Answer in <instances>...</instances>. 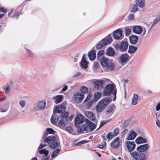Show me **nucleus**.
Masks as SVG:
<instances>
[{
	"mask_svg": "<svg viewBox=\"0 0 160 160\" xmlns=\"http://www.w3.org/2000/svg\"><path fill=\"white\" fill-rule=\"evenodd\" d=\"M44 142L49 144V147L52 149H54L60 146L58 137L57 136H51L45 138L43 139Z\"/></svg>",
	"mask_w": 160,
	"mask_h": 160,
	"instance_id": "1",
	"label": "nucleus"
},
{
	"mask_svg": "<svg viewBox=\"0 0 160 160\" xmlns=\"http://www.w3.org/2000/svg\"><path fill=\"white\" fill-rule=\"evenodd\" d=\"M85 123L81 126H79L78 128V131L80 132H87L88 131L91 132L93 131L96 128V125L95 124L90 121L88 119H85Z\"/></svg>",
	"mask_w": 160,
	"mask_h": 160,
	"instance_id": "2",
	"label": "nucleus"
},
{
	"mask_svg": "<svg viewBox=\"0 0 160 160\" xmlns=\"http://www.w3.org/2000/svg\"><path fill=\"white\" fill-rule=\"evenodd\" d=\"M65 107L63 103H62L56 106L53 111L54 113L51 118V122L52 124H54L56 123L59 119L58 117L56 114V113L61 114L62 113H65Z\"/></svg>",
	"mask_w": 160,
	"mask_h": 160,
	"instance_id": "3",
	"label": "nucleus"
},
{
	"mask_svg": "<svg viewBox=\"0 0 160 160\" xmlns=\"http://www.w3.org/2000/svg\"><path fill=\"white\" fill-rule=\"evenodd\" d=\"M98 61L103 68L110 70L115 69V64L112 60H109L108 58L103 57H102Z\"/></svg>",
	"mask_w": 160,
	"mask_h": 160,
	"instance_id": "4",
	"label": "nucleus"
},
{
	"mask_svg": "<svg viewBox=\"0 0 160 160\" xmlns=\"http://www.w3.org/2000/svg\"><path fill=\"white\" fill-rule=\"evenodd\" d=\"M111 99L108 97H105L99 101L96 107V111L98 112H102L110 103Z\"/></svg>",
	"mask_w": 160,
	"mask_h": 160,
	"instance_id": "5",
	"label": "nucleus"
},
{
	"mask_svg": "<svg viewBox=\"0 0 160 160\" xmlns=\"http://www.w3.org/2000/svg\"><path fill=\"white\" fill-rule=\"evenodd\" d=\"M111 93L115 95L117 93V89L115 85L109 84L104 88L103 94L104 96H109Z\"/></svg>",
	"mask_w": 160,
	"mask_h": 160,
	"instance_id": "6",
	"label": "nucleus"
},
{
	"mask_svg": "<svg viewBox=\"0 0 160 160\" xmlns=\"http://www.w3.org/2000/svg\"><path fill=\"white\" fill-rule=\"evenodd\" d=\"M133 160H147L148 157L146 155L138 151H134L130 153Z\"/></svg>",
	"mask_w": 160,
	"mask_h": 160,
	"instance_id": "7",
	"label": "nucleus"
},
{
	"mask_svg": "<svg viewBox=\"0 0 160 160\" xmlns=\"http://www.w3.org/2000/svg\"><path fill=\"white\" fill-rule=\"evenodd\" d=\"M112 39L111 35L108 36L106 38L99 42V43L96 45V49H100L104 46L110 44L112 41Z\"/></svg>",
	"mask_w": 160,
	"mask_h": 160,
	"instance_id": "8",
	"label": "nucleus"
},
{
	"mask_svg": "<svg viewBox=\"0 0 160 160\" xmlns=\"http://www.w3.org/2000/svg\"><path fill=\"white\" fill-rule=\"evenodd\" d=\"M69 113L67 112L61 113V120L58 122L59 125L61 126L64 127L68 122Z\"/></svg>",
	"mask_w": 160,
	"mask_h": 160,
	"instance_id": "9",
	"label": "nucleus"
},
{
	"mask_svg": "<svg viewBox=\"0 0 160 160\" xmlns=\"http://www.w3.org/2000/svg\"><path fill=\"white\" fill-rule=\"evenodd\" d=\"M128 44V42L124 40L122 41L120 44H116L115 45V48L117 50H120L125 52L126 51Z\"/></svg>",
	"mask_w": 160,
	"mask_h": 160,
	"instance_id": "10",
	"label": "nucleus"
},
{
	"mask_svg": "<svg viewBox=\"0 0 160 160\" xmlns=\"http://www.w3.org/2000/svg\"><path fill=\"white\" fill-rule=\"evenodd\" d=\"M106 81L104 80H95L93 82V89L94 90H101L104 87Z\"/></svg>",
	"mask_w": 160,
	"mask_h": 160,
	"instance_id": "11",
	"label": "nucleus"
},
{
	"mask_svg": "<svg viewBox=\"0 0 160 160\" xmlns=\"http://www.w3.org/2000/svg\"><path fill=\"white\" fill-rule=\"evenodd\" d=\"M84 95L79 92L76 93L74 95V100L77 103H80L84 98Z\"/></svg>",
	"mask_w": 160,
	"mask_h": 160,
	"instance_id": "12",
	"label": "nucleus"
},
{
	"mask_svg": "<svg viewBox=\"0 0 160 160\" xmlns=\"http://www.w3.org/2000/svg\"><path fill=\"white\" fill-rule=\"evenodd\" d=\"M126 147L129 152H132L135 149L136 144L134 142L126 141L125 142Z\"/></svg>",
	"mask_w": 160,
	"mask_h": 160,
	"instance_id": "13",
	"label": "nucleus"
},
{
	"mask_svg": "<svg viewBox=\"0 0 160 160\" xmlns=\"http://www.w3.org/2000/svg\"><path fill=\"white\" fill-rule=\"evenodd\" d=\"M129 58V56L127 53L122 54L119 58V62L122 64H124L128 61Z\"/></svg>",
	"mask_w": 160,
	"mask_h": 160,
	"instance_id": "14",
	"label": "nucleus"
},
{
	"mask_svg": "<svg viewBox=\"0 0 160 160\" xmlns=\"http://www.w3.org/2000/svg\"><path fill=\"white\" fill-rule=\"evenodd\" d=\"M149 148V144H145L138 146L136 149L137 151L142 153L147 151Z\"/></svg>",
	"mask_w": 160,
	"mask_h": 160,
	"instance_id": "15",
	"label": "nucleus"
},
{
	"mask_svg": "<svg viewBox=\"0 0 160 160\" xmlns=\"http://www.w3.org/2000/svg\"><path fill=\"white\" fill-rule=\"evenodd\" d=\"M84 122V118L83 116L81 114H79L77 116L75 119L74 123L76 126L78 125L79 124Z\"/></svg>",
	"mask_w": 160,
	"mask_h": 160,
	"instance_id": "16",
	"label": "nucleus"
},
{
	"mask_svg": "<svg viewBox=\"0 0 160 160\" xmlns=\"http://www.w3.org/2000/svg\"><path fill=\"white\" fill-rule=\"evenodd\" d=\"M113 38L116 40H119L121 38L122 36V32L120 29H118L114 32Z\"/></svg>",
	"mask_w": 160,
	"mask_h": 160,
	"instance_id": "17",
	"label": "nucleus"
},
{
	"mask_svg": "<svg viewBox=\"0 0 160 160\" xmlns=\"http://www.w3.org/2000/svg\"><path fill=\"white\" fill-rule=\"evenodd\" d=\"M85 55L84 54L82 57L80 62V65L82 68L84 69H86L88 68V62L85 59Z\"/></svg>",
	"mask_w": 160,
	"mask_h": 160,
	"instance_id": "18",
	"label": "nucleus"
},
{
	"mask_svg": "<svg viewBox=\"0 0 160 160\" xmlns=\"http://www.w3.org/2000/svg\"><path fill=\"white\" fill-rule=\"evenodd\" d=\"M120 142L119 138L117 137L114 139V140L111 143V146L113 148H117L119 147Z\"/></svg>",
	"mask_w": 160,
	"mask_h": 160,
	"instance_id": "19",
	"label": "nucleus"
},
{
	"mask_svg": "<svg viewBox=\"0 0 160 160\" xmlns=\"http://www.w3.org/2000/svg\"><path fill=\"white\" fill-rule=\"evenodd\" d=\"M137 136V133L133 130L130 131L127 136V139L131 140L134 139Z\"/></svg>",
	"mask_w": 160,
	"mask_h": 160,
	"instance_id": "20",
	"label": "nucleus"
},
{
	"mask_svg": "<svg viewBox=\"0 0 160 160\" xmlns=\"http://www.w3.org/2000/svg\"><path fill=\"white\" fill-rule=\"evenodd\" d=\"M49 153V151L48 150H46L45 149H42L39 150L38 153H37L36 156H38L40 155L41 156L44 157L48 156Z\"/></svg>",
	"mask_w": 160,
	"mask_h": 160,
	"instance_id": "21",
	"label": "nucleus"
},
{
	"mask_svg": "<svg viewBox=\"0 0 160 160\" xmlns=\"http://www.w3.org/2000/svg\"><path fill=\"white\" fill-rule=\"evenodd\" d=\"M46 105V102L45 100L40 101L37 104V107L40 109L43 110L45 109Z\"/></svg>",
	"mask_w": 160,
	"mask_h": 160,
	"instance_id": "22",
	"label": "nucleus"
},
{
	"mask_svg": "<svg viewBox=\"0 0 160 160\" xmlns=\"http://www.w3.org/2000/svg\"><path fill=\"white\" fill-rule=\"evenodd\" d=\"M88 56L91 61L94 60L96 58V52L94 50H92L88 53Z\"/></svg>",
	"mask_w": 160,
	"mask_h": 160,
	"instance_id": "23",
	"label": "nucleus"
},
{
	"mask_svg": "<svg viewBox=\"0 0 160 160\" xmlns=\"http://www.w3.org/2000/svg\"><path fill=\"white\" fill-rule=\"evenodd\" d=\"M132 30L135 33L139 34L142 32V28L140 26H136L133 27Z\"/></svg>",
	"mask_w": 160,
	"mask_h": 160,
	"instance_id": "24",
	"label": "nucleus"
},
{
	"mask_svg": "<svg viewBox=\"0 0 160 160\" xmlns=\"http://www.w3.org/2000/svg\"><path fill=\"white\" fill-rule=\"evenodd\" d=\"M85 115L91 120L94 121L95 120V117L93 113L91 112H86L85 113Z\"/></svg>",
	"mask_w": 160,
	"mask_h": 160,
	"instance_id": "25",
	"label": "nucleus"
},
{
	"mask_svg": "<svg viewBox=\"0 0 160 160\" xmlns=\"http://www.w3.org/2000/svg\"><path fill=\"white\" fill-rule=\"evenodd\" d=\"M115 51L114 49L112 48H108L106 51V54L109 56H112L115 54Z\"/></svg>",
	"mask_w": 160,
	"mask_h": 160,
	"instance_id": "26",
	"label": "nucleus"
},
{
	"mask_svg": "<svg viewBox=\"0 0 160 160\" xmlns=\"http://www.w3.org/2000/svg\"><path fill=\"white\" fill-rule=\"evenodd\" d=\"M63 96L62 95H57L53 97V99H54L55 103L57 104L60 102L63 99Z\"/></svg>",
	"mask_w": 160,
	"mask_h": 160,
	"instance_id": "27",
	"label": "nucleus"
},
{
	"mask_svg": "<svg viewBox=\"0 0 160 160\" xmlns=\"http://www.w3.org/2000/svg\"><path fill=\"white\" fill-rule=\"evenodd\" d=\"M147 140L141 137H138L135 140V142L138 144H140L141 143H144L147 142Z\"/></svg>",
	"mask_w": 160,
	"mask_h": 160,
	"instance_id": "28",
	"label": "nucleus"
},
{
	"mask_svg": "<svg viewBox=\"0 0 160 160\" xmlns=\"http://www.w3.org/2000/svg\"><path fill=\"white\" fill-rule=\"evenodd\" d=\"M138 40V37L136 35L131 36L129 38L130 42L132 44H136Z\"/></svg>",
	"mask_w": 160,
	"mask_h": 160,
	"instance_id": "29",
	"label": "nucleus"
},
{
	"mask_svg": "<svg viewBox=\"0 0 160 160\" xmlns=\"http://www.w3.org/2000/svg\"><path fill=\"white\" fill-rule=\"evenodd\" d=\"M136 4L140 8H143L145 5V0H136Z\"/></svg>",
	"mask_w": 160,
	"mask_h": 160,
	"instance_id": "30",
	"label": "nucleus"
},
{
	"mask_svg": "<svg viewBox=\"0 0 160 160\" xmlns=\"http://www.w3.org/2000/svg\"><path fill=\"white\" fill-rule=\"evenodd\" d=\"M138 96L136 94H134L132 99L131 103L133 105H135L138 103Z\"/></svg>",
	"mask_w": 160,
	"mask_h": 160,
	"instance_id": "31",
	"label": "nucleus"
},
{
	"mask_svg": "<svg viewBox=\"0 0 160 160\" xmlns=\"http://www.w3.org/2000/svg\"><path fill=\"white\" fill-rule=\"evenodd\" d=\"M54 133V131L53 129L51 128H48L45 132L43 134V136L45 137L48 134H53Z\"/></svg>",
	"mask_w": 160,
	"mask_h": 160,
	"instance_id": "32",
	"label": "nucleus"
},
{
	"mask_svg": "<svg viewBox=\"0 0 160 160\" xmlns=\"http://www.w3.org/2000/svg\"><path fill=\"white\" fill-rule=\"evenodd\" d=\"M138 49V47L132 45H130L129 47L128 52L129 53L134 52Z\"/></svg>",
	"mask_w": 160,
	"mask_h": 160,
	"instance_id": "33",
	"label": "nucleus"
},
{
	"mask_svg": "<svg viewBox=\"0 0 160 160\" xmlns=\"http://www.w3.org/2000/svg\"><path fill=\"white\" fill-rule=\"evenodd\" d=\"M3 88L6 94H8L9 93V92L11 89V88L8 83H7L5 86H4Z\"/></svg>",
	"mask_w": 160,
	"mask_h": 160,
	"instance_id": "34",
	"label": "nucleus"
},
{
	"mask_svg": "<svg viewBox=\"0 0 160 160\" xmlns=\"http://www.w3.org/2000/svg\"><path fill=\"white\" fill-rule=\"evenodd\" d=\"M138 8L136 4H133L131 6L130 11L131 12H135L138 11Z\"/></svg>",
	"mask_w": 160,
	"mask_h": 160,
	"instance_id": "35",
	"label": "nucleus"
},
{
	"mask_svg": "<svg viewBox=\"0 0 160 160\" xmlns=\"http://www.w3.org/2000/svg\"><path fill=\"white\" fill-rule=\"evenodd\" d=\"M104 51L103 50H100L98 51L97 53V59L98 60L100 59V58H101L102 56L104 53Z\"/></svg>",
	"mask_w": 160,
	"mask_h": 160,
	"instance_id": "36",
	"label": "nucleus"
},
{
	"mask_svg": "<svg viewBox=\"0 0 160 160\" xmlns=\"http://www.w3.org/2000/svg\"><path fill=\"white\" fill-rule=\"evenodd\" d=\"M60 151V149L59 148L56 149L52 152L51 155V157L52 158L55 157L59 152Z\"/></svg>",
	"mask_w": 160,
	"mask_h": 160,
	"instance_id": "37",
	"label": "nucleus"
},
{
	"mask_svg": "<svg viewBox=\"0 0 160 160\" xmlns=\"http://www.w3.org/2000/svg\"><path fill=\"white\" fill-rule=\"evenodd\" d=\"M113 110V108L111 106H109L107 109L106 113L107 115H109L111 114Z\"/></svg>",
	"mask_w": 160,
	"mask_h": 160,
	"instance_id": "38",
	"label": "nucleus"
},
{
	"mask_svg": "<svg viewBox=\"0 0 160 160\" xmlns=\"http://www.w3.org/2000/svg\"><path fill=\"white\" fill-rule=\"evenodd\" d=\"M101 96V93L100 92H97L94 95V101H97L100 98Z\"/></svg>",
	"mask_w": 160,
	"mask_h": 160,
	"instance_id": "39",
	"label": "nucleus"
},
{
	"mask_svg": "<svg viewBox=\"0 0 160 160\" xmlns=\"http://www.w3.org/2000/svg\"><path fill=\"white\" fill-rule=\"evenodd\" d=\"M81 91L83 93H87L88 92V88L84 86H82L81 88Z\"/></svg>",
	"mask_w": 160,
	"mask_h": 160,
	"instance_id": "40",
	"label": "nucleus"
},
{
	"mask_svg": "<svg viewBox=\"0 0 160 160\" xmlns=\"http://www.w3.org/2000/svg\"><path fill=\"white\" fill-rule=\"evenodd\" d=\"M94 102V99H91L87 103V108H90Z\"/></svg>",
	"mask_w": 160,
	"mask_h": 160,
	"instance_id": "41",
	"label": "nucleus"
},
{
	"mask_svg": "<svg viewBox=\"0 0 160 160\" xmlns=\"http://www.w3.org/2000/svg\"><path fill=\"white\" fill-rule=\"evenodd\" d=\"M131 29L129 28H126L125 30V35L126 36L129 35L131 32Z\"/></svg>",
	"mask_w": 160,
	"mask_h": 160,
	"instance_id": "42",
	"label": "nucleus"
},
{
	"mask_svg": "<svg viewBox=\"0 0 160 160\" xmlns=\"http://www.w3.org/2000/svg\"><path fill=\"white\" fill-rule=\"evenodd\" d=\"M114 134L112 132H109L106 136V137L109 140H110L114 137Z\"/></svg>",
	"mask_w": 160,
	"mask_h": 160,
	"instance_id": "43",
	"label": "nucleus"
},
{
	"mask_svg": "<svg viewBox=\"0 0 160 160\" xmlns=\"http://www.w3.org/2000/svg\"><path fill=\"white\" fill-rule=\"evenodd\" d=\"M109 121V120H106L102 121L100 123L99 127L98 129H97L96 130H98L100 128L102 127L105 124H106V123H108Z\"/></svg>",
	"mask_w": 160,
	"mask_h": 160,
	"instance_id": "44",
	"label": "nucleus"
},
{
	"mask_svg": "<svg viewBox=\"0 0 160 160\" xmlns=\"http://www.w3.org/2000/svg\"><path fill=\"white\" fill-rule=\"evenodd\" d=\"M19 104L22 108L24 107L25 105V102L24 101L21 100L19 101Z\"/></svg>",
	"mask_w": 160,
	"mask_h": 160,
	"instance_id": "45",
	"label": "nucleus"
},
{
	"mask_svg": "<svg viewBox=\"0 0 160 160\" xmlns=\"http://www.w3.org/2000/svg\"><path fill=\"white\" fill-rule=\"evenodd\" d=\"M119 129L118 128H116L113 131L114 134V136H116L119 133Z\"/></svg>",
	"mask_w": 160,
	"mask_h": 160,
	"instance_id": "46",
	"label": "nucleus"
},
{
	"mask_svg": "<svg viewBox=\"0 0 160 160\" xmlns=\"http://www.w3.org/2000/svg\"><path fill=\"white\" fill-rule=\"evenodd\" d=\"M100 67L99 63L97 62H95L93 63V68L94 69H97Z\"/></svg>",
	"mask_w": 160,
	"mask_h": 160,
	"instance_id": "47",
	"label": "nucleus"
},
{
	"mask_svg": "<svg viewBox=\"0 0 160 160\" xmlns=\"http://www.w3.org/2000/svg\"><path fill=\"white\" fill-rule=\"evenodd\" d=\"M159 21L156 18H155L153 20V22L152 23L150 28V29L153 27V26H154L155 24H157V22Z\"/></svg>",
	"mask_w": 160,
	"mask_h": 160,
	"instance_id": "48",
	"label": "nucleus"
},
{
	"mask_svg": "<svg viewBox=\"0 0 160 160\" xmlns=\"http://www.w3.org/2000/svg\"><path fill=\"white\" fill-rule=\"evenodd\" d=\"M87 142H88V141H87L84 140H82V141H80V142H77L76 145H81L82 144L84 143H86Z\"/></svg>",
	"mask_w": 160,
	"mask_h": 160,
	"instance_id": "49",
	"label": "nucleus"
},
{
	"mask_svg": "<svg viewBox=\"0 0 160 160\" xmlns=\"http://www.w3.org/2000/svg\"><path fill=\"white\" fill-rule=\"evenodd\" d=\"M26 49L27 50V54L28 56L31 57H32L33 55L31 51L27 49Z\"/></svg>",
	"mask_w": 160,
	"mask_h": 160,
	"instance_id": "50",
	"label": "nucleus"
},
{
	"mask_svg": "<svg viewBox=\"0 0 160 160\" xmlns=\"http://www.w3.org/2000/svg\"><path fill=\"white\" fill-rule=\"evenodd\" d=\"M66 129L67 131L70 133L72 132V129L71 127L68 126L66 128Z\"/></svg>",
	"mask_w": 160,
	"mask_h": 160,
	"instance_id": "51",
	"label": "nucleus"
},
{
	"mask_svg": "<svg viewBox=\"0 0 160 160\" xmlns=\"http://www.w3.org/2000/svg\"><path fill=\"white\" fill-rule=\"evenodd\" d=\"M106 145V142H104V143L100 144L98 146V147L102 149L104 148Z\"/></svg>",
	"mask_w": 160,
	"mask_h": 160,
	"instance_id": "52",
	"label": "nucleus"
},
{
	"mask_svg": "<svg viewBox=\"0 0 160 160\" xmlns=\"http://www.w3.org/2000/svg\"><path fill=\"white\" fill-rule=\"evenodd\" d=\"M7 10L6 9H5L3 7H0V12H3V13H5L7 12Z\"/></svg>",
	"mask_w": 160,
	"mask_h": 160,
	"instance_id": "53",
	"label": "nucleus"
},
{
	"mask_svg": "<svg viewBox=\"0 0 160 160\" xmlns=\"http://www.w3.org/2000/svg\"><path fill=\"white\" fill-rule=\"evenodd\" d=\"M121 82L123 83V87L124 88H125V84L128 82V80L122 79L121 80Z\"/></svg>",
	"mask_w": 160,
	"mask_h": 160,
	"instance_id": "54",
	"label": "nucleus"
},
{
	"mask_svg": "<svg viewBox=\"0 0 160 160\" xmlns=\"http://www.w3.org/2000/svg\"><path fill=\"white\" fill-rule=\"evenodd\" d=\"M83 75L79 72H77L76 74L74 75V77H80L82 76Z\"/></svg>",
	"mask_w": 160,
	"mask_h": 160,
	"instance_id": "55",
	"label": "nucleus"
},
{
	"mask_svg": "<svg viewBox=\"0 0 160 160\" xmlns=\"http://www.w3.org/2000/svg\"><path fill=\"white\" fill-rule=\"evenodd\" d=\"M45 146H46L45 144H41L38 148V150H39V149L43 148Z\"/></svg>",
	"mask_w": 160,
	"mask_h": 160,
	"instance_id": "56",
	"label": "nucleus"
},
{
	"mask_svg": "<svg viewBox=\"0 0 160 160\" xmlns=\"http://www.w3.org/2000/svg\"><path fill=\"white\" fill-rule=\"evenodd\" d=\"M128 18L129 20H132L134 18V15L132 14H130L128 15Z\"/></svg>",
	"mask_w": 160,
	"mask_h": 160,
	"instance_id": "57",
	"label": "nucleus"
},
{
	"mask_svg": "<svg viewBox=\"0 0 160 160\" xmlns=\"http://www.w3.org/2000/svg\"><path fill=\"white\" fill-rule=\"evenodd\" d=\"M160 109V102L158 103L157 105L156 106V110L158 111Z\"/></svg>",
	"mask_w": 160,
	"mask_h": 160,
	"instance_id": "58",
	"label": "nucleus"
},
{
	"mask_svg": "<svg viewBox=\"0 0 160 160\" xmlns=\"http://www.w3.org/2000/svg\"><path fill=\"white\" fill-rule=\"evenodd\" d=\"M156 124L157 126L160 128V120L158 119H157L156 121Z\"/></svg>",
	"mask_w": 160,
	"mask_h": 160,
	"instance_id": "59",
	"label": "nucleus"
},
{
	"mask_svg": "<svg viewBox=\"0 0 160 160\" xmlns=\"http://www.w3.org/2000/svg\"><path fill=\"white\" fill-rule=\"evenodd\" d=\"M68 87L67 86L64 85V87L62 88V89L61 90V91H62L63 92L65 91L67 89H68Z\"/></svg>",
	"mask_w": 160,
	"mask_h": 160,
	"instance_id": "60",
	"label": "nucleus"
},
{
	"mask_svg": "<svg viewBox=\"0 0 160 160\" xmlns=\"http://www.w3.org/2000/svg\"><path fill=\"white\" fill-rule=\"evenodd\" d=\"M31 110L32 111H36L38 110L37 107L36 105L33 106L31 108Z\"/></svg>",
	"mask_w": 160,
	"mask_h": 160,
	"instance_id": "61",
	"label": "nucleus"
},
{
	"mask_svg": "<svg viewBox=\"0 0 160 160\" xmlns=\"http://www.w3.org/2000/svg\"><path fill=\"white\" fill-rule=\"evenodd\" d=\"M156 117H157V119H158L159 120L160 119V112H158L156 114Z\"/></svg>",
	"mask_w": 160,
	"mask_h": 160,
	"instance_id": "62",
	"label": "nucleus"
},
{
	"mask_svg": "<svg viewBox=\"0 0 160 160\" xmlns=\"http://www.w3.org/2000/svg\"><path fill=\"white\" fill-rule=\"evenodd\" d=\"M91 97L89 95H88L87 96L86 98L84 100V102L88 101L89 99H90Z\"/></svg>",
	"mask_w": 160,
	"mask_h": 160,
	"instance_id": "63",
	"label": "nucleus"
},
{
	"mask_svg": "<svg viewBox=\"0 0 160 160\" xmlns=\"http://www.w3.org/2000/svg\"><path fill=\"white\" fill-rule=\"evenodd\" d=\"M13 83V81L12 80H9V81H8V84L9 85H12Z\"/></svg>",
	"mask_w": 160,
	"mask_h": 160,
	"instance_id": "64",
	"label": "nucleus"
}]
</instances>
